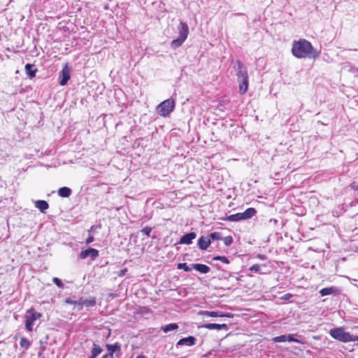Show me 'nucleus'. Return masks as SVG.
<instances>
[{
	"label": "nucleus",
	"instance_id": "c9c22d12",
	"mask_svg": "<svg viewBox=\"0 0 358 358\" xmlns=\"http://www.w3.org/2000/svg\"><path fill=\"white\" fill-rule=\"evenodd\" d=\"M348 342L358 341V336H352L350 334Z\"/></svg>",
	"mask_w": 358,
	"mask_h": 358
},
{
	"label": "nucleus",
	"instance_id": "c85d7f7f",
	"mask_svg": "<svg viewBox=\"0 0 358 358\" xmlns=\"http://www.w3.org/2000/svg\"><path fill=\"white\" fill-rule=\"evenodd\" d=\"M223 242L226 246H229L233 243V238L231 236H226L223 238Z\"/></svg>",
	"mask_w": 358,
	"mask_h": 358
},
{
	"label": "nucleus",
	"instance_id": "0eeeda50",
	"mask_svg": "<svg viewBox=\"0 0 358 358\" xmlns=\"http://www.w3.org/2000/svg\"><path fill=\"white\" fill-rule=\"evenodd\" d=\"M71 69L69 68L68 65L66 64L63 68L62 71L59 73V83L62 86H64L66 85L68 81L69 80Z\"/></svg>",
	"mask_w": 358,
	"mask_h": 358
},
{
	"label": "nucleus",
	"instance_id": "393cba45",
	"mask_svg": "<svg viewBox=\"0 0 358 358\" xmlns=\"http://www.w3.org/2000/svg\"><path fill=\"white\" fill-rule=\"evenodd\" d=\"M178 328V326L177 324L176 323H171V324H166L165 326H163L162 327V329L164 332L166 333V332H169V331H173V330H176Z\"/></svg>",
	"mask_w": 358,
	"mask_h": 358
},
{
	"label": "nucleus",
	"instance_id": "2eb2a0df",
	"mask_svg": "<svg viewBox=\"0 0 358 358\" xmlns=\"http://www.w3.org/2000/svg\"><path fill=\"white\" fill-rule=\"evenodd\" d=\"M340 293L339 288L331 286L329 287H325L320 290V294L322 296L330 295V294H336Z\"/></svg>",
	"mask_w": 358,
	"mask_h": 358
},
{
	"label": "nucleus",
	"instance_id": "9b49d317",
	"mask_svg": "<svg viewBox=\"0 0 358 358\" xmlns=\"http://www.w3.org/2000/svg\"><path fill=\"white\" fill-rule=\"evenodd\" d=\"M201 315H205L208 317H230L231 315L229 313H222L220 311H208V310H200L199 313Z\"/></svg>",
	"mask_w": 358,
	"mask_h": 358
},
{
	"label": "nucleus",
	"instance_id": "473e14b6",
	"mask_svg": "<svg viewBox=\"0 0 358 358\" xmlns=\"http://www.w3.org/2000/svg\"><path fill=\"white\" fill-rule=\"evenodd\" d=\"M260 268H261L260 265L254 264L250 267V270L253 272H258L260 270Z\"/></svg>",
	"mask_w": 358,
	"mask_h": 358
},
{
	"label": "nucleus",
	"instance_id": "4be33fe9",
	"mask_svg": "<svg viewBox=\"0 0 358 358\" xmlns=\"http://www.w3.org/2000/svg\"><path fill=\"white\" fill-rule=\"evenodd\" d=\"M256 210L254 208H248L243 213H241L243 220H247L252 217L255 213Z\"/></svg>",
	"mask_w": 358,
	"mask_h": 358
},
{
	"label": "nucleus",
	"instance_id": "7ed1b4c3",
	"mask_svg": "<svg viewBox=\"0 0 358 358\" xmlns=\"http://www.w3.org/2000/svg\"><path fill=\"white\" fill-rule=\"evenodd\" d=\"M178 31L179 34L178 38L173 40L171 43V47L173 49H176L181 46L187 39L189 34V27L187 24L181 22L178 27Z\"/></svg>",
	"mask_w": 358,
	"mask_h": 358
},
{
	"label": "nucleus",
	"instance_id": "cd10ccee",
	"mask_svg": "<svg viewBox=\"0 0 358 358\" xmlns=\"http://www.w3.org/2000/svg\"><path fill=\"white\" fill-rule=\"evenodd\" d=\"M210 239L213 240H220L222 238L221 234L220 232H213L209 236Z\"/></svg>",
	"mask_w": 358,
	"mask_h": 358
},
{
	"label": "nucleus",
	"instance_id": "79ce46f5",
	"mask_svg": "<svg viewBox=\"0 0 358 358\" xmlns=\"http://www.w3.org/2000/svg\"><path fill=\"white\" fill-rule=\"evenodd\" d=\"M89 358H96V357H93L92 355H90V357Z\"/></svg>",
	"mask_w": 358,
	"mask_h": 358
},
{
	"label": "nucleus",
	"instance_id": "e433bc0d",
	"mask_svg": "<svg viewBox=\"0 0 358 358\" xmlns=\"http://www.w3.org/2000/svg\"><path fill=\"white\" fill-rule=\"evenodd\" d=\"M127 272V268H124V269L120 270V271H119V273H118L117 275H118L119 277H122V276H124V275H125V273H126Z\"/></svg>",
	"mask_w": 358,
	"mask_h": 358
},
{
	"label": "nucleus",
	"instance_id": "f3484780",
	"mask_svg": "<svg viewBox=\"0 0 358 358\" xmlns=\"http://www.w3.org/2000/svg\"><path fill=\"white\" fill-rule=\"evenodd\" d=\"M96 298L94 296H91L89 299L79 301V303H78V308L81 309L83 306L86 307H92L96 305Z\"/></svg>",
	"mask_w": 358,
	"mask_h": 358
},
{
	"label": "nucleus",
	"instance_id": "aec40b11",
	"mask_svg": "<svg viewBox=\"0 0 358 358\" xmlns=\"http://www.w3.org/2000/svg\"><path fill=\"white\" fill-rule=\"evenodd\" d=\"M35 207L44 213L49 208V204L44 200H38L35 201Z\"/></svg>",
	"mask_w": 358,
	"mask_h": 358
},
{
	"label": "nucleus",
	"instance_id": "f704fd0d",
	"mask_svg": "<svg viewBox=\"0 0 358 358\" xmlns=\"http://www.w3.org/2000/svg\"><path fill=\"white\" fill-rule=\"evenodd\" d=\"M292 296H293V295L292 294L287 293V294H284L283 296H282L280 297V299L282 300H285V301H287V300H289Z\"/></svg>",
	"mask_w": 358,
	"mask_h": 358
},
{
	"label": "nucleus",
	"instance_id": "b1692460",
	"mask_svg": "<svg viewBox=\"0 0 358 358\" xmlns=\"http://www.w3.org/2000/svg\"><path fill=\"white\" fill-rule=\"evenodd\" d=\"M103 351V349L101 348L100 345L94 343L93 348L91 350V355H92L94 357H96L98 355H99Z\"/></svg>",
	"mask_w": 358,
	"mask_h": 358
},
{
	"label": "nucleus",
	"instance_id": "a19ab883",
	"mask_svg": "<svg viewBox=\"0 0 358 358\" xmlns=\"http://www.w3.org/2000/svg\"><path fill=\"white\" fill-rule=\"evenodd\" d=\"M136 358H145V357L144 355H138L136 357Z\"/></svg>",
	"mask_w": 358,
	"mask_h": 358
},
{
	"label": "nucleus",
	"instance_id": "bb28decb",
	"mask_svg": "<svg viewBox=\"0 0 358 358\" xmlns=\"http://www.w3.org/2000/svg\"><path fill=\"white\" fill-rule=\"evenodd\" d=\"M178 269H183L185 271L189 272L191 271V268H189L186 263H179L177 266Z\"/></svg>",
	"mask_w": 358,
	"mask_h": 358
},
{
	"label": "nucleus",
	"instance_id": "c756f323",
	"mask_svg": "<svg viewBox=\"0 0 358 358\" xmlns=\"http://www.w3.org/2000/svg\"><path fill=\"white\" fill-rule=\"evenodd\" d=\"M213 260H220L222 262L225 263V264L229 263V260L228 259V258H227L224 256H216V257H213Z\"/></svg>",
	"mask_w": 358,
	"mask_h": 358
},
{
	"label": "nucleus",
	"instance_id": "a878e982",
	"mask_svg": "<svg viewBox=\"0 0 358 358\" xmlns=\"http://www.w3.org/2000/svg\"><path fill=\"white\" fill-rule=\"evenodd\" d=\"M21 347L28 349L31 345L30 341L26 338H22L20 342Z\"/></svg>",
	"mask_w": 358,
	"mask_h": 358
},
{
	"label": "nucleus",
	"instance_id": "5701e85b",
	"mask_svg": "<svg viewBox=\"0 0 358 358\" xmlns=\"http://www.w3.org/2000/svg\"><path fill=\"white\" fill-rule=\"evenodd\" d=\"M71 189L67 187H63L58 189V195L61 197H69L71 194Z\"/></svg>",
	"mask_w": 358,
	"mask_h": 358
},
{
	"label": "nucleus",
	"instance_id": "72a5a7b5",
	"mask_svg": "<svg viewBox=\"0 0 358 358\" xmlns=\"http://www.w3.org/2000/svg\"><path fill=\"white\" fill-rule=\"evenodd\" d=\"M65 302L66 303L73 304V305L78 306V303H79V301H74V300L71 299V298H66L65 300Z\"/></svg>",
	"mask_w": 358,
	"mask_h": 358
},
{
	"label": "nucleus",
	"instance_id": "f8f14e48",
	"mask_svg": "<svg viewBox=\"0 0 358 358\" xmlns=\"http://www.w3.org/2000/svg\"><path fill=\"white\" fill-rule=\"evenodd\" d=\"M196 339L192 336L180 339L176 343V346L186 345L187 346H193L196 344Z\"/></svg>",
	"mask_w": 358,
	"mask_h": 358
},
{
	"label": "nucleus",
	"instance_id": "412c9836",
	"mask_svg": "<svg viewBox=\"0 0 358 358\" xmlns=\"http://www.w3.org/2000/svg\"><path fill=\"white\" fill-rule=\"evenodd\" d=\"M25 71L26 73L29 76L30 78H32L36 76V73L37 71L36 69H34V65L31 64H27L25 65Z\"/></svg>",
	"mask_w": 358,
	"mask_h": 358
},
{
	"label": "nucleus",
	"instance_id": "f03ea898",
	"mask_svg": "<svg viewBox=\"0 0 358 358\" xmlns=\"http://www.w3.org/2000/svg\"><path fill=\"white\" fill-rule=\"evenodd\" d=\"M234 68L236 71L238 81L239 82V92L241 94H244L248 89V75L247 69L239 60L236 62Z\"/></svg>",
	"mask_w": 358,
	"mask_h": 358
},
{
	"label": "nucleus",
	"instance_id": "1a4fd4ad",
	"mask_svg": "<svg viewBox=\"0 0 358 358\" xmlns=\"http://www.w3.org/2000/svg\"><path fill=\"white\" fill-rule=\"evenodd\" d=\"M275 342H295L297 343H303L299 339L295 338L293 334L281 335L273 338Z\"/></svg>",
	"mask_w": 358,
	"mask_h": 358
},
{
	"label": "nucleus",
	"instance_id": "dca6fc26",
	"mask_svg": "<svg viewBox=\"0 0 358 358\" xmlns=\"http://www.w3.org/2000/svg\"><path fill=\"white\" fill-rule=\"evenodd\" d=\"M198 246L202 250H206L210 244L209 236H201L198 240Z\"/></svg>",
	"mask_w": 358,
	"mask_h": 358
},
{
	"label": "nucleus",
	"instance_id": "a211bd4d",
	"mask_svg": "<svg viewBox=\"0 0 358 358\" xmlns=\"http://www.w3.org/2000/svg\"><path fill=\"white\" fill-rule=\"evenodd\" d=\"M192 268L201 273H207L210 271L209 266L202 264H193Z\"/></svg>",
	"mask_w": 358,
	"mask_h": 358
},
{
	"label": "nucleus",
	"instance_id": "9d476101",
	"mask_svg": "<svg viewBox=\"0 0 358 358\" xmlns=\"http://www.w3.org/2000/svg\"><path fill=\"white\" fill-rule=\"evenodd\" d=\"M196 237V234L195 232H190L182 236L178 241V244H185L189 245L192 243V240H194Z\"/></svg>",
	"mask_w": 358,
	"mask_h": 358
},
{
	"label": "nucleus",
	"instance_id": "ea45409f",
	"mask_svg": "<svg viewBox=\"0 0 358 358\" xmlns=\"http://www.w3.org/2000/svg\"><path fill=\"white\" fill-rule=\"evenodd\" d=\"M101 358H110V355L108 354H106L101 357Z\"/></svg>",
	"mask_w": 358,
	"mask_h": 358
},
{
	"label": "nucleus",
	"instance_id": "ddd939ff",
	"mask_svg": "<svg viewBox=\"0 0 358 358\" xmlns=\"http://www.w3.org/2000/svg\"><path fill=\"white\" fill-rule=\"evenodd\" d=\"M106 348L108 351V355H110V358H114L113 354L117 352H120L121 350V345L118 343H115V344H106Z\"/></svg>",
	"mask_w": 358,
	"mask_h": 358
},
{
	"label": "nucleus",
	"instance_id": "423d86ee",
	"mask_svg": "<svg viewBox=\"0 0 358 358\" xmlns=\"http://www.w3.org/2000/svg\"><path fill=\"white\" fill-rule=\"evenodd\" d=\"M329 334L332 338L341 342H348L350 333L345 331L341 327L331 329L329 331Z\"/></svg>",
	"mask_w": 358,
	"mask_h": 358
},
{
	"label": "nucleus",
	"instance_id": "6ab92c4d",
	"mask_svg": "<svg viewBox=\"0 0 358 358\" xmlns=\"http://www.w3.org/2000/svg\"><path fill=\"white\" fill-rule=\"evenodd\" d=\"M223 221H228V222H238L241 220H243V216L241 215V213L233 214L229 216H227L222 219Z\"/></svg>",
	"mask_w": 358,
	"mask_h": 358
},
{
	"label": "nucleus",
	"instance_id": "6e6552de",
	"mask_svg": "<svg viewBox=\"0 0 358 358\" xmlns=\"http://www.w3.org/2000/svg\"><path fill=\"white\" fill-rule=\"evenodd\" d=\"M99 256V250L94 248H87L85 250H82L80 253V259H86L90 257L92 260L95 259Z\"/></svg>",
	"mask_w": 358,
	"mask_h": 358
},
{
	"label": "nucleus",
	"instance_id": "4c0bfd02",
	"mask_svg": "<svg viewBox=\"0 0 358 358\" xmlns=\"http://www.w3.org/2000/svg\"><path fill=\"white\" fill-rule=\"evenodd\" d=\"M350 187L353 189H358V183L356 182H353L351 183Z\"/></svg>",
	"mask_w": 358,
	"mask_h": 358
},
{
	"label": "nucleus",
	"instance_id": "20e7f679",
	"mask_svg": "<svg viewBox=\"0 0 358 358\" xmlns=\"http://www.w3.org/2000/svg\"><path fill=\"white\" fill-rule=\"evenodd\" d=\"M175 101L172 99L164 100L157 107V113L162 117H167L175 108Z\"/></svg>",
	"mask_w": 358,
	"mask_h": 358
},
{
	"label": "nucleus",
	"instance_id": "f257e3e1",
	"mask_svg": "<svg viewBox=\"0 0 358 358\" xmlns=\"http://www.w3.org/2000/svg\"><path fill=\"white\" fill-rule=\"evenodd\" d=\"M292 52L297 58H316L319 56L317 50L312 44L306 39H299L294 41Z\"/></svg>",
	"mask_w": 358,
	"mask_h": 358
},
{
	"label": "nucleus",
	"instance_id": "7c9ffc66",
	"mask_svg": "<svg viewBox=\"0 0 358 358\" xmlns=\"http://www.w3.org/2000/svg\"><path fill=\"white\" fill-rule=\"evenodd\" d=\"M52 281L57 287L60 288L64 287V284L59 278L55 277L53 278Z\"/></svg>",
	"mask_w": 358,
	"mask_h": 358
},
{
	"label": "nucleus",
	"instance_id": "4468645a",
	"mask_svg": "<svg viewBox=\"0 0 358 358\" xmlns=\"http://www.w3.org/2000/svg\"><path fill=\"white\" fill-rule=\"evenodd\" d=\"M202 328L213 330V329H217V330H227L228 327L226 324H215V323H206L203 325H201Z\"/></svg>",
	"mask_w": 358,
	"mask_h": 358
},
{
	"label": "nucleus",
	"instance_id": "2f4dec72",
	"mask_svg": "<svg viewBox=\"0 0 358 358\" xmlns=\"http://www.w3.org/2000/svg\"><path fill=\"white\" fill-rule=\"evenodd\" d=\"M152 231V228L150 227H145L142 230L141 232L144 234H145L148 236H150V233Z\"/></svg>",
	"mask_w": 358,
	"mask_h": 358
},
{
	"label": "nucleus",
	"instance_id": "58836bf2",
	"mask_svg": "<svg viewBox=\"0 0 358 358\" xmlns=\"http://www.w3.org/2000/svg\"><path fill=\"white\" fill-rule=\"evenodd\" d=\"M93 241H94V237H93L92 236H90L86 239V243H87V244H90V243H91Z\"/></svg>",
	"mask_w": 358,
	"mask_h": 358
},
{
	"label": "nucleus",
	"instance_id": "39448f33",
	"mask_svg": "<svg viewBox=\"0 0 358 358\" xmlns=\"http://www.w3.org/2000/svg\"><path fill=\"white\" fill-rule=\"evenodd\" d=\"M41 316L42 315L38 313L34 308L29 309L25 315L26 329L29 331H32L34 321L39 319Z\"/></svg>",
	"mask_w": 358,
	"mask_h": 358
}]
</instances>
